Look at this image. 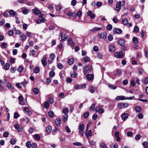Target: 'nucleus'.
Listing matches in <instances>:
<instances>
[{"mask_svg": "<svg viewBox=\"0 0 148 148\" xmlns=\"http://www.w3.org/2000/svg\"><path fill=\"white\" fill-rule=\"evenodd\" d=\"M97 57L99 59H101L103 58V55L99 53L97 54Z\"/></svg>", "mask_w": 148, "mask_h": 148, "instance_id": "nucleus-55", "label": "nucleus"}, {"mask_svg": "<svg viewBox=\"0 0 148 148\" xmlns=\"http://www.w3.org/2000/svg\"><path fill=\"white\" fill-rule=\"evenodd\" d=\"M115 50V48L114 46L112 45L110 46L109 51L110 52H113Z\"/></svg>", "mask_w": 148, "mask_h": 148, "instance_id": "nucleus-21", "label": "nucleus"}, {"mask_svg": "<svg viewBox=\"0 0 148 148\" xmlns=\"http://www.w3.org/2000/svg\"><path fill=\"white\" fill-rule=\"evenodd\" d=\"M10 67V65L8 63L5 64L4 66V69L7 70L9 69Z\"/></svg>", "mask_w": 148, "mask_h": 148, "instance_id": "nucleus-29", "label": "nucleus"}, {"mask_svg": "<svg viewBox=\"0 0 148 148\" xmlns=\"http://www.w3.org/2000/svg\"><path fill=\"white\" fill-rule=\"evenodd\" d=\"M49 103L48 101H46L45 104V108L46 109H47L49 108Z\"/></svg>", "mask_w": 148, "mask_h": 148, "instance_id": "nucleus-42", "label": "nucleus"}, {"mask_svg": "<svg viewBox=\"0 0 148 148\" xmlns=\"http://www.w3.org/2000/svg\"><path fill=\"white\" fill-rule=\"evenodd\" d=\"M142 82L145 84H147L148 83V78L145 77L143 79Z\"/></svg>", "mask_w": 148, "mask_h": 148, "instance_id": "nucleus-27", "label": "nucleus"}, {"mask_svg": "<svg viewBox=\"0 0 148 148\" xmlns=\"http://www.w3.org/2000/svg\"><path fill=\"white\" fill-rule=\"evenodd\" d=\"M58 67L60 69H62L63 67V65L60 63H59L58 64Z\"/></svg>", "mask_w": 148, "mask_h": 148, "instance_id": "nucleus-49", "label": "nucleus"}, {"mask_svg": "<svg viewBox=\"0 0 148 148\" xmlns=\"http://www.w3.org/2000/svg\"><path fill=\"white\" fill-rule=\"evenodd\" d=\"M22 12L24 14H27L29 12V10L27 9H25L23 10Z\"/></svg>", "mask_w": 148, "mask_h": 148, "instance_id": "nucleus-39", "label": "nucleus"}, {"mask_svg": "<svg viewBox=\"0 0 148 148\" xmlns=\"http://www.w3.org/2000/svg\"><path fill=\"white\" fill-rule=\"evenodd\" d=\"M84 60L85 62H88L90 60V58L86 56L84 58Z\"/></svg>", "mask_w": 148, "mask_h": 148, "instance_id": "nucleus-50", "label": "nucleus"}, {"mask_svg": "<svg viewBox=\"0 0 148 148\" xmlns=\"http://www.w3.org/2000/svg\"><path fill=\"white\" fill-rule=\"evenodd\" d=\"M125 99H126V97L123 96H118L115 99V100H122Z\"/></svg>", "mask_w": 148, "mask_h": 148, "instance_id": "nucleus-14", "label": "nucleus"}, {"mask_svg": "<svg viewBox=\"0 0 148 148\" xmlns=\"http://www.w3.org/2000/svg\"><path fill=\"white\" fill-rule=\"evenodd\" d=\"M33 12L36 15H38L41 13V11L38 10L37 8L32 10Z\"/></svg>", "mask_w": 148, "mask_h": 148, "instance_id": "nucleus-13", "label": "nucleus"}, {"mask_svg": "<svg viewBox=\"0 0 148 148\" xmlns=\"http://www.w3.org/2000/svg\"><path fill=\"white\" fill-rule=\"evenodd\" d=\"M48 115L49 117L52 118L54 116V113L53 111L50 110L48 112Z\"/></svg>", "mask_w": 148, "mask_h": 148, "instance_id": "nucleus-34", "label": "nucleus"}, {"mask_svg": "<svg viewBox=\"0 0 148 148\" xmlns=\"http://www.w3.org/2000/svg\"><path fill=\"white\" fill-rule=\"evenodd\" d=\"M100 146V147L102 148H107L105 143L103 142L101 143Z\"/></svg>", "mask_w": 148, "mask_h": 148, "instance_id": "nucleus-40", "label": "nucleus"}, {"mask_svg": "<svg viewBox=\"0 0 148 148\" xmlns=\"http://www.w3.org/2000/svg\"><path fill=\"white\" fill-rule=\"evenodd\" d=\"M86 77L88 80L91 81L93 80L94 78V75L92 74H88L86 75Z\"/></svg>", "mask_w": 148, "mask_h": 148, "instance_id": "nucleus-12", "label": "nucleus"}, {"mask_svg": "<svg viewBox=\"0 0 148 148\" xmlns=\"http://www.w3.org/2000/svg\"><path fill=\"white\" fill-rule=\"evenodd\" d=\"M92 70V66H86L84 67V73H86L91 72Z\"/></svg>", "mask_w": 148, "mask_h": 148, "instance_id": "nucleus-3", "label": "nucleus"}, {"mask_svg": "<svg viewBox=\"0 0 148 148\" xmlns=\"http://www.w3.org/2000/svg\"><path fill=\"white\" fill-rule=\"evenodd\" d=\"M95 107V105L94 103L92 104V105L90 107V110L91 111H92L94 109Z\"/></svg>", "mask_w": 148, "mask_h": 148, "instance_id": "nucleus-59", "label": "nucleus"}, {"mask_svg": "<svg viewBox=\"0 0 148 148\" xmlns=\"http://www.w3.org/2000/svg\"><path fill=\"white\" fill-rule=\"evenodd\" d=\"M47 58L45 56H44L43 57L42 59V60L41 61L42 64L43 66H45L47 64Z\"/></svg>", "mask_w": 148, "mask_h": 148, "instance_id": "nucleus-11", "label": "nucleus"}, {"mask_svg": "<svg viewBox=\"0 0 148 148\" xmlns=\"http://www.w3.org/2000/svg\"><path fill=\"white\" fill-rule=\"evenodd\" d=\"M128 116V114L127 113H124L121 116L122 119L123 120H125L127 118Z\"/></svg>", "mask_w": 148, "mask_h": 148, "instance_id": "nucleus-16", "label": "nucleus"}, {"mask_svg": "<svg viewBox=\"0 0 148 148\" xmlns=\"http://www.w3.org/2000/svg\"><path fill=\"white\" fill-rule=\"evenodd\" d=\"M73 145L76 146H80L82 145V144L79 142H76L73 143Z\"/></svg>", "mask_w": 148, "mask_h": 148, "instance_id": "nucleus-45", "label": "nucleus"}, {"mask_svg": "<svg viewBox=\"0 0 148 148\" xmlns=\"http://www.w3.org/2000/svg\"><path fill=\"white\" fill-rule=\"evenodd\" d=\"M55 75V73L53 71H51L50 72L49 75L50 77H53Z\"/></svg>", "mask_w": 148, "mask_h": 148, "instance_id": "nucleus-47", "label": "nucleus"}, {"mask_svg": "<svg viewBox=\"0 0 148 148\" xmlns=\"http://www.w3.org/2000/svg\"><path fill=\"white\" fill-rule=\"evenodd\" d=\"M87 15L90 16V18L91 19L94 18L95 17V15L92 13V11H88L87 12Z\"/></svg>", "mask_w": 148, "mask_h": 148, "instance_id": "nucleus-10", "label": "nucleus"}, {"mask_svg": "<svg viewBox=\"0 0 148 148\" xmlns=\"http://www.w3.org/2000/svg\"><path fill=\"white\" fill-rule=\"evenodd\" d=\"M20 126V125L18 124H15L14 125V127L16 129L18 130L19 131L21 132L22 130V128H19Z\"/></svg>", "mask_w": 148, "mask_h": 148, "instance_id": "nucleus-18", "label": "nucleus"}, {"mask_svg": "<svg viewBox=\"0 0 148 148\" xmlns=\"http://www.w3.org/2000/svg\"><path fill=\"white\" fill-rule=\"evenodd\" d=\"M93 51L95 52H97L99 50V48L97 46H94L93 48Z\"/></svg>", "mask_w": 148, "mask_h": 148, "instance_id": "nucleus-52", "label": "nucleus"}, {"mask_svg": "<svg viewBox=\"0 0 148 148\" xmlns=\"http://www.w3.org/2000/svg\"><path fill=\"white\" fill-rule=\"evenodd\" d=\"M35 53V51L34 50H31L30 52V55H31L32 56H34Z\"/></svg>", "mask_w": 148, "mask_h": 148, "instance_id": "nucleus-60", "label": "nucleus"}, {"mask_svg": "<svg viewBox=\"0 0 148 148\" xmlns=\"http://www.w3.org/2000/svg\"><path fill=\"white\" fill-rule=\"evenodd\" d=\"M141 108L140 106H138L135 107V110L137 112H139L141 110Z\"/></svg>", "mask_w": 148, "mask_h": 148, "instance_id": "nucleus-24", "label": "nucleus"}, {"mask_svg": "<svg viewBox=\"0 0 148 148\" xmlns=\"http://www.w3.org/2000/svg\"><path fill=\"white\" fill-rule=\"evenodd\" d=\"M132 41L135 44H137L138 42V39L136 37H134L132 39Z\"/></svg>", "mask_w": 148, "mask_h": 148, "instance_id": "nucleus-37", "label": "nucleus"}, {"mask_svg": "<svg viewBox=\"0 0 148 148\" xmlns=\"http://www.w3.org/2000/svg\"><path fill=\"white\" fill-rule=\"evenodd\" d=\"M121 1H118L116 3V5L115 8L116 10L119 11L121 9Z\"/></svg>", "mask_w": 148, "mask_h": 148, "instance_id": "nucleus-6", "label": "nucleus"}, {"mask_svg": "<svg viewBox=\"0 0 148 148\" xmlns=\"http://www.w3.org/2000/svg\"><path fill=\"white\" fill-rule=\"evenodd\" d=\"M115 57L117 58H122L123 56V54L122 51L115 52L114 53Z\"/></svg>", "mask_w": 148, "mask_h": 148, "instance_id": "nucleus-4", "label": "nucleus"}, {"mask_svg": "<svg viewBox=\"0 0 148 148\" xmlns=\"http://www.w3.org/2000/svg\"><path fill=\"white\" fill-rule=\"evenodd\" d=\"M82 15V12L81 11H78L77 12L76 15V16L79 17H80Z\"/></svg>", "mask_w": 148, "mask_h": 148, "instance_id": "nucleus-35", "label": "nucleus"}, {"mask_svg": "<svg viewBox=\"0 0 148 148\" xmlns=\"http://www.w3.org/2000/svg\"><path fill=\"white\" fill-rule=\"evenodd\" d=\"M142 145L144 147H148V143L146 141L142 143Z\"/></svg>", "mask_w": 148, "mask_h": 148, "instance_id": "nucleus-53", "label": "nucleus"}, {"mask_svg": "<svg viewBox=\"0 0 148 148\" xmlns=\"http://www.w3.org/2000/svg\"><path fill=\"white\" fill-rule=\"evenodd\" d=\"M55 124L57 126H59L61 123V120L59 118L57 119L55 121Z\"/></svg>", "mask_w": 148, "mask_h": 148, "instance_id": "nucleus-15", "label": "nucleus"}, {"mask_svg": "<svg viewBox=\"0 0 148 148\" xmlns=\"http://www.w3.org/2000/svg\"><path fill=\"white\" fill-rule=\"evenodd\" d=\"M77 3V1L75 0H72L71 1V5L73 6H75Z\"/></svg>", "mask_w": 148, "mask_h": 148, "instance_id": "nucleus-64", "label": "nucleus"}, {"mask_svg": "<svg viewBox=\"0 0 148 148\" xmlns=\"http://www.w3.org/2000/svg\"><path fill=\"white\" fill-rule=\"evenodd\" d=\"M68 115L67 114H65L63 116V121L64 122H66L67 120Z\"/></svg>", "mask_w": 148, "mask_h": 148, "instance_id": "nucleus-43", "label": "nucleus"}, {"mask_svg": "<svg viewBox=\"0 0 148 148\" xmlns=\"http://www.w3.org/2000/svg\"><path fill=\"white\" fill-rule=\"evenodd\" d=\"M128 22L127 19L125 18L122 20V23L123 25H126L128 24Z\"/></svg>", "mask_w": 148, "mask_h": 148, "instance_id": "nucleus-26", "label": "nucleus"}, {"mask_svg": "<svg viewBox=\"0 0 148 148\" xmlns=\"http://www.w3.org/2000/svg\"><path fill=\"white\" fill-rule=\"evenodd\" d=\"M101 28L100 27H95L90 30V31L92 32H94L95 31H98L101 29Z\"/></svg>", "mask_w": 148, "mask_h": 148, "instance_id": "nucleus-23", "label": "nucleus"}, {"mask_svg": "<svg viewBox=\"0 0 148 148\" xmlns=\"http://www.w3.org/2000/svg\"><path fill=\"white\" fill-rule=\"evenodd\" d=\"M77 75V73L75 72H74L71 73V77L72 78H75L76 77Z\"/></svg>", "mask_w": 148, "mask_h": 148, "instance_id": "nucleus-28", "label": "nucleus"}, {"mask_svg": "<svg viewBox=\"0 0 148 148\" xmlns=\"http://www.w3.org/2000/svg\"><path fill=\"white\" fill-rule=\"evenodd\" d=\"M40 69L38 67H36L34 69V72L35 73H38L40 71Z\"/></svg>", "mask_w": 148, "mask_h": 148, "instance_id": "nucleus-36", "label": "nucleus"}, {"mask_svg": "<svg viewBox=\"0 0 148 148\" xmlns=\"http://www.w3.org/2000/svg\"><path fill=\"white\" fill-rule=\"evenodd\" d=\"M141 137V136L140 135L137 134L135 136V139L136 140H138L140 139Z\"/></svg>", "mask_w": 148, "mask_h": 148, "instance_id": "nucleus-38", "label": "nucleus"}, {"mask_svg": "<svg viewBox=\"0 0 148 148\" xmlns=\"http://www.w3.org/2000/svg\"><path fill=\"white\" fill-rule=\"evenodd\" d=\"M8 135L9 134L7 132H4L3 134V136L5 138H7L8 137Z\"/></svg>", "mask_w": 148, "mask_h": 148, "instance_id": "nucleus-58", "label": "nucleus"}, {"mask_svg": "<svg viewBox=\"0 0 148 148\" xmlns=\"http://www.w3.org/2000/svg\"><path fill=\"white\" fill-rule=\"evenodd\" d=\"M15 140L13 138H12L10 141V143L11 144L13 145L15 143Z\"/></svg>", "mask_w": 148, "mask_h": 148, "instance_id": "nucleus-56", "label": "nucleus"}, {"mask_svg": "<svg viewBox=\"0 0 148 148\" xmlns=\"http://www.w3.org/2000/svg\"><path fill=\"white\" fill-rule=\"evenodd\" d=\"M55 57L56 56L55 54L52 53L51 54L49 58L51 59V60H53L55 58Z\"/></svg>", "mask_w": 148, "mask_h": 148, "instance_id": "nucleus-54", "label": "nucleus"}, {"mask_svg": "<svg viewBox=\"0 0 148 148\" xmlns=\"http://www.w3.org/2000/svg\"><path fill=\"white\" fill-rule=\"evenodd\" d=\"M60 34L61 35V38L62 40H65L67 39L68 36L66 34H62V33H61Z\"/></svg>", "mask_w": 148, "mask_h": 148, "instance_id": "nucleus-17", "label": "nucleus"}, {"mask_svg": "<svg viewBox=\"0 0 148 148\" xmlns=\"http://www.w3.org/2000/svg\"><path fill=\"white\" fill-rule=\"evenodd\" d=\"M79 133L81 134L82 136H83L84 134V130L85 127V125L84 124L79 125L78 127Z\"/></svg>", "mask_w": 148, "mask_h": 148, "instance_id": "nucleus-1", "label": "nucleus"}, {"mask_svg": "<svg viewBox=\"0 0 148 148\" xmlns=\"http://www.w3.org/2000/svg\"><path fill=\"white\" fill-rule=\"evenodd\" d=\"M112 26L111 24H109L106 27L107 29L109 30H111L112 29Z\"/></svg>", "mask_w": 148, "mask_h": 148, "instance_id": "nucleus-44", "label": "nucleus"}, {"mask_svg": "<svg viewBox=\"0 0 148 148\" xmlns=\"http://www.w3.org/2000/svg\"><path fill=\"white\" fill-rule=\"evenodd\" d=\"M67 42L68 44L71 45L73 46H74L75 45V43L73 42L71 38H69Z\"/></svg>", "mask_w": 148, "mask_h": 148, "instance_id": "nucleus-20", "label": "nucleus"}, {"mask_svg": "<svg viewBox=\"0 0 148 148\" xmlns=\"http://www.w3.org/2000/svg\"><path fill=\"white\" fill-rule=\"evenodd\" d=\"M34 137L37 140H39L40 139V136L38 134H36L34 135Z\"/></svg>", "mask_w": 148, "mask_h": 148, "instance_id": "nucleus-62", "label": "nucleus"}, {"mask_svg": "<svg viewBox=\"0 0 148 148\" xmlns=\"http://www.w3.org/2000/svg\"><path fill=\"white\" fill-rule=\"evenodd\" d=\"M108 86L109 87L111 88L112 89H115L116 88V86H115L114 85H113L111 84H109L108 85Z\"/></svg>", "mask_w": 148, "mask_h": 148, "instance_id": "nucleus-31", "label": "nucleus"}, {"mask_svg": "<svg viewBox=\"0 0 148 148\" xmlns=\"http://www.w3.org/2000/svg\"><path fill=\"white\" fill-rule=\"evenodd\" d=\"M129 104L127 103H120L118 104L117 106L119 109H121L123 108H127Z\"/></svg>", "mask_w": 148, "mask_h": 148, "instance_id": "nucleus-2", "label": "nucleus"}, {"mask_svg": "<svg viewBox=\"0 0 148 148\" xmlns=\"http://www.w3.org/2000/svg\"><path fill=\"white\" fill-rule=\"evenodd\" d=\"M99 113V114H101L103 113L104 112V110L102 108H100L98 110Z\"/></svg>", "mask_w": 148, "mask_h": 148, "instance_id": "nucleus-57", "label": "nucleus"}, {"mask_svg": "<svg viewBox=\"0 0 148 148\" xmlns=\"http://www.w3.org/2000/svg\"><path fill=\"white\" fill-rule=\"evenodd\" d=\"M125 42V40L123 39H120L118 41V44L121 46H122V45H124Z\"/></svg>", "mask_w": 148, "mask_h": 148, "instance_id": "nucleus-19", "label": "nucleus"}, {"mask_svg": "<svg viewBox=\"0 0 148 148\" xmlns=\"http://www.w3.org/2000/svg\"><path fill=\"white\" fill-rule=\"evenodd\" d=\"M33 91L34 94L35 95H37L39 92V90L37 88H34L33 89Z\"/></svg>", "mask_w": 148, "mask_h": 148, "instance_id": "nucleus-30", "label": "nucleus"}, {"mask_svg": "<svg viewBox=\"0 0 148 148\" xmlns=\"http://www.w3.org/2000/svg\"><path fill=\"white\" fill-rule=\"evenodd\" d=\"M113 31L115 34H119L122 33V30L120 29L116 28H114L113 29Z\"/></svg>", "mask_w": 148, "mask_h": 148, "instance_id": "nucleus-7", "label": "nucleus"}, {"mask_svg": "<svg viewBox=\"0 0 148 148\" xmlns=\"http://www.w3.org/2000/svg\"><path fill=\"white\" fill-rule=\"evenodd\" d=\"M121 71L117 70V71L116 73H114L115 75H121Z\"/></svg>", "mask_w": 148, "mask_h": 148, "instance_id": "nucleus-51", "label": "nucleus"}, {"mask_svg": "<svg viewBox=\"0 0 148 148\" xmlns=\"http://www.w3.org/2000/svg\"><path fill=\"white\" fill-rule=\"evenodd\" d=\"M89 113L88 112H86L83 115V117L85 119L87 118L89 116Z\"/></svg>", "mask_w": 148, "mask_h": 148, "instance_id": "nucleus-41", "label": "nucleus"}, {"mask_svg": "<svg viewBox=\"0 0 148 148\" xmlns=\"http://www.w3.org/2000/svg\"><path fill=\"white\" fill-rule=\"evenodd\" d=\"M69 112V109L66 108H64L63 110V112L65 114H67Z\"/></svg>", "mask_w": 148, "mask_h": 148, "instance_id": "nucleus-33", "label": "nucleus"}, {"mask_svg": "<svg viewBox=\"0 0 148 148\" xmlns=\"http://www.w3.org/2000/svg\"><path fill=\"white\" fill-rule=\"evenodd\" d=\"M52 130V128L51 126L49 125H48L46 128V132L48 133H50L51 131Z\"/></svg>", "mask_w": 148, "mask_h": 148, "instance_id": "nucleus-22", "label": "nucleus"}, {"mask_svg": "<svg viewBox=\"0 0 148 148\" xmlns=\"http://www.w3.org/2000/svg\"><path fill=\"white\" fill-rule=\"evenodd\" d=\"M107 37V34L105 32H103L101 34H98V37L99 38H102L103 39L106 38Z\"/></svg>", "mask_w": 148, "mask_h": 148, "instance_id": "nucleus-5", "label": "nucleus"}, {"mask_svg": "<svg viewBox=\"0 0 148 148\" xmlns=\"http://www.w3.org/2000/svg\"><path fill=\"white\" fill-rule=\"evenodd\" d=\"M108 39L109 41H111L113 39L112 36L110 34H109L108 36Z\"/></svg>", "mask_w": 148, "mask_h": 148, "instance_id": "nucleus-61", "label": "nucleus"}, {"mask_svg": "<svg viewBox=\"0 0 148 148\" xmlns=\"http://www.w3.org/2000/svg\"><path fill=\"white\" fill-rule=\"evenodd\" d=\"M20 37H21V40L23 41H25L27 38V37L24 34L20 35Z\"/></svg>", "mask_w": 148, "mask_h": 148, "instance_id": "nucleus-25", "label": "nucleus"}, {"mask_svg": "<svg viewBox=\"0 0 148 148\" xmlns=\"http://www.w3.org/2000/svg\"><path fill=\"white\" fill-rule=\"evenodd\" d=\"M26 145L27 147L29 148L32 145L30 142L28 141L27 142Z\"/></svg>", "mask_w": 148, "mask_h": 148, "instance_id": "nucleus-63", "label": "nucleus"}, {"mask_svg": "<svg viewBox=\"0 0 148 148\" xmlns=\"http://www.w3.org/2000/svg\"><path fill=\"white\" fill-rule=\"evenodd\" d=\"M23 69H24L23 67L21 66L18 67V70L19 72H21L23 71Z\"/></svg>", "mask_w": 148, "mask_h": 148, "instance_id": "nucleus-46", "label": "nucleus"}, {"mask_svg": "<svg viewBox=\"0 0 148 148\" xmlns=\"http://www.w3.org/2000/svg\"><path fill=\"white\" fill-rule=\"evenodd\" d=\"M7 45V44L5 42H3L1 44V47L5 49L6 48V47Z\"/></svg>", "mask_w": 148, "mask_h": 148, "instance_id": "nucleus-48", "label": "nucleus"}, {"mask_svg": "<svg viewBox=\"0 0 148 148\" xmlns=\"http://www.w3.org/2000/svg\"><path fill=\"white\" fill-rule=\"evenodd\" d=\"M8 13L10 16H15L17 15V13L16 12L13 10H10Z\"/></svg>", "mask_w": 148, "mask_h": 148, "instance_id": "nucleus-8", "label": "nucleus"}, {"mask_svg": "<svg viewBox=\"0 0 148 148\" xmlns=\"http://www.w3.org/2000/svg\"><path fill=\"white\" fill-rule=\"evenodd\" d=\"M74 62V60L73 59L71 58L69 59L68 61V63L70 64L71 65L73 64Z\"/></svg>", "mask_w": 148, "mask_h": 148, "instance_id": "nucleus-32", "label": "nucleus"}, {"mask_svg": "<svg viewBox=\"0 0 148 148\" xmlns=\"http://www.w3.org/2000/svg\"><path fill=\"white\" fill-rule=\"evenodd\" d=\"M18 99L20 101L19 103L21 105H24L25 104L24 101H23V97L22 96L20 95L18 97Z\"/></svg>", "mask_w": 148, "mask_h": 148, "instance_id": "nucleus-9", "label": "nucleus"}]
</instances>
